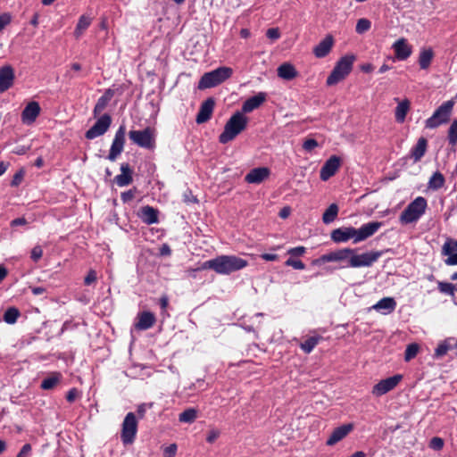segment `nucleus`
Returning a JSON list of instances; mask_svg holds the SVG:
<instances>
[{
  "instance_id": "1",
  "label": "nucleus",
  "mask_w": 457,
  "mask_h": 457,
  "mask_svg": "<svg viewBox=\"0 0 457 457\" xmlns=\"http://www.w3.org/2000/svg\"><path fill=\"white\" fill-rule=\"evenodd\" d=\"M247 265L248 262L246 260L237 255H219L216 258L204 262L199 270H212L218 274L228 275L243 270Z\"/></svg>"
},
{
  "instance_id": "2",
  "label": "nucleus",
  "mask_w": 457,
  "mask_h": 457,
  "mask_svg": "<svg viewBox=\"0 0 457 457\" xmlns=\"http://www.w3.org/2000/svg\"><path fill=\"white\" fill-rule=\"evenodd\" d=\"M248 119L241 112H236L227 121L223 132L219 136L221 144L232 141L246 129Z\"/></svg>"
},
{
  "instance_id": "3",
  "label": "nucleus",
  "mask_w": 457,
  "mask_h": 457,
  "mask_svg": "<svg viewBox=\"0 0 457 457\" xmlns=\"http://www.w3.org/2000/svg\"><path fill=\"white\" fill-rule=\"evenodd\" d=\"M233 74L230 67L221 66L209 72H205L198 82L199 89L212 88L219 86Z\"/></svg>"
},
{
  "instance_id": "4",
  "label": "nucleus",
  "mask_w": 457,
  "mask_h": 457,
  "mask_svg": "<svg viewBox=\"0 0 457 457\" xmlns=\"http://www.w3.org/2000/svg\"><path fill=\"white\" fill-rule=\"evenodd\" d=\"M428 202L425 197L418 196L402 212L399 220L402 224L417 222L425 213Z\"/></svg>"
},
{
  "instance_id": "5",
  "label": "nucleus",
  "mask_w": 457,
  "mask_h": 457,
  "mask_svg": "<svg viewBox=\"0 0 457 457\" xmlns=\"http://www.w3.org/2000/svg\"><path fill=\"white\" fill-rule=\"evenodd\" d=\"M354 60L355 56L353 54H346L341 57L327 78V85L334 86L345 79L352 71Z\"/></svg>"
},
{
  "instance_id": "6",
  "label": "nucleus",
  "mask_w": 457,
  "mask_h": 457,
  "mask_svg": "<svg viewBox=\"0 0 457 457\" xmlns=\"http://www.w3.org/2000/svg\"><path fill=\"white\" fill-rule=\"evenodd\" d=\"M454 104L455 102L453 99L444 102L436 109L432 116L426 120L425 127L427 129H436L440 125L447 123L450 120Z\"/></svg>"
},
{
  "instance_id": "7",
  "label": "nucleus",
  "mask_w": 457,
  "mask_h": 457,
  "mask_svg": "<svg viewBox=\"0 0 457 457\" xmlns=\"http://www.w3.org/2000/svg\"><path fill=\"white\" fill-rule=\"evenodd\" d=\"M382 251H371L361 254L353 253L349 258V262L342 266V268L370 267L382 256Z\"/></svg>"
},
{
  "instance_id": "8",
  "label": "nucleus",
  "mask_w": 457,
  "mask_h": 457,
  "mask_svg": "<svg viewBox=\"0 0 457 457\" xmlns=\"http://www.w3.org/2000/svg\"><path fill=\"white\" fill-rule=\"evenodd\" d=\"M129 137L134 144L142 148L152 150L155 147L154 131L149 127L142 130H130Z\"/></svg>"
},
{
  "instance_id": "9",
  "label": "nucleus",
  "mask_w": 457,
  "mask_h": 457,
  "mask_svg": "<svg viewBox=\"0 0 457 457\" xmlns=\"http://www.w3.org/2000/svg\"><path fill=\"white\" fill-rule=\"evenodd\" d=\"M137 432V420L135 413L129 412L122 422L120 439L123 445H131Z\"/></svg>"
},
{
  "instance_id": "10",
  "label": "nucleus",
  "mask_w": 457,
  "mask_h": 457,
  "mask_svg": "<svg viewBox=\"0 0 457 457\" xmlns=\"http://www.w3.org/2000/svg\"><path fill=\"white\" fill-rule=\"evenodd\" d=\"M356 249L352 248H344L337 251L330 252L328 253L323 254L318 259H316L313 263L316 265H321L326 262H349V258L352 253H355Z\"/></svg>"
},
{
  "instance_id": "11",
  "label": "nucleus",
  "mask_w": 457,
  "mask_h": 457,
  "mask_svg": "<svg viewBox=\"0 0 457 457\" xmlns=\"http://www.w3.org/2000/svg\"><path fill=\"white\" fill-rule=\"evenodd\" d=\"M111 123V116L108 113L103 114L100 118L97 119L96 123L88 130L86 131L85 137L87 139L92 140L104 135L110 128Z\"/></svg>"
},
{
  "instance_id": "12",
  "label": "nucleus",
  "mask_w": 457,
  "mask_h": 457,
  "mask_svg": "<svg viewBox=\"0 0 457 457\" xmlns=\"http://www.w3.org/2000/svg\"><path fill=\"white\" fill-rule=\"evenodd\" d=\"M403 379L401 374H395L392 377L380 380L372 387V395L378 397L393 390Z\"/></svg>"
},
{
  "instance_id": "13",
  "label": "nucleus",
  "mask_w": 457,
  "mask_h": 457,
  "mask_svg": "<svg viewBox=\"0 0 457 457\" xmlns=\"http://www.w3.org/2000/svg\"><path fill=\"white\" fill-rule=\"evenodd\" d=\"M126 128L124 125H120L117 129L113 141L112 143L109 154L107 159L111 162H114L117 157L121 154L125 144Z\"/></svg>"
},
{
  "instance_id": "14",
  "label": "nucleus",
  "mask_w": 457,
  "mask_h": 457,
  "mask_svg": "<svg viewBox=\"0 0 457 457\" xmlns=\"http://www.w3.org/2000/svg\"><path fill=\"white\" fill-rule=\"evenodd\" d=\"M341 160L337 155L330 156L323 164L320 171V178L322 181L328 180L333 177L340 167Z\"/></svg>"
},
{
  "instance_id": "15",
  "label": "nucleus",
  "mask_w": 457,
  "mask_h": 457,
  "mask_svg": "<svg viewBox=\"0 0 457 457\" xmlns=\"http://www.w3.org/2000/svg\"><path fill=\"white\" fill-rule=\"evenodd\" d=\"M382 225L383 223L380 221H371L361 225L359 228H356L354 244L364 241L373 236L382 227Z\"/></svg>"
},
{
  "instance_id": "16",
  "label": "nucleus",
  "mask_w": 457,
  "mask_h": 457,
  "mask_svg": "<svg viewBox=\"0 0 457 457\" xmlns=\"http://www.w3.org/2000/svg\"><path fill=\"white\" fill-rule=\"evenodd\" d=\"M330 237L335 243H345L350 239L354 241L356 237V228L353 227H340L331 232Z\"/></svg>"
},
{
  "instance_id": "17",
  "label": "nucleus",
  "mask_w": 457,
  "mask_h": 457,
  "mask_svg": "<svg viewBox=\"0 0 457 457\" xmlns=\"http://www.w3.org/2000/svg\"><path fill=\"white\" fill-rule=\"evenodd\" d=\"M270 175V170L267 167L252 169L245 177V181L249 184H261Z\"/></svg>"
},
{
  "instance_id": "18",
  "label": "nucleus",
  "mask_w": 457,
  "mask_h": 457,
  "mask_svg": "<svg viewBox=\"0 0 457 457\" xmlns=\"http://www.w3.org/2000/svg\"><path fill=\"white\" fill-rule=\"evenodd\" d=\"M41 111L40 105L37 102H29L21 112V121L23 124H32L39 115Z\"/></svg>"
},
{
  "instance_id": "19",
  "label": "nucleus",
  "mask_w": 457,
  "mask_h": 457,
  "mask_svg": "<svg viewBox=\"0 0 457 457\" xmlns=\"http://www.w3.org/2000/svg\"><path fill=\"white\" fill-rule=\"evenodd\" d=\"M395 58L399 61H404L409 58L412 53L411 46L408 44L407 39L401 37L397 39L392 46Z\"/></svg>"
},
{
  "instance_id": "20",
  "label": "nucleus",
  "mask_w": 457,
  "mask_h": 457,
  "mask_svg": "<svg viewBox=\"0 0 457 457\" xmlns=\"http://www.w3.org/2000/svg\"><path fill=\"white\" fill-rule=\"evenodd\" d=\"M214 105L215 101L212 97H209L202 103L199 112L195 118V121L197 124L204 123L211 119L214 109Z\"/></svg>"
},
{
  "instance_id": "21",
  "label": "nucleus",
  "mask_w": 457,
  "mask_h": 457,
  "mask_svg": "<svg viewBox=\"0 0 457 457\" xmlns=\"http://www.w3.org/2000/svg\"><path fill=\"white\" fill-rule=\"evenodd\" d=\"M14 79V71L12 66L5 65L0 68V94L13 85Z\"/></svg>"
},
{
  "instance_id": "22",
  "label": "nucleus",
  "mask_w": 457,
  "mask_h": 457,
  "mask_svg": "<svg viewBox=\"0 0 457 457\" xmlns=\"http://www.w3.org/2000/svg\"><path fill=\"white\" fill-rule=\"evenodd\" d=\"M353 429V425L352 423L343 424L336 428L328 438L326 445L328 446L336 445L344 439Z\"/></svg>"
},
{
  "instance_id": "23",
  "label": "nucleus",
  "mask_w": 457,
  "mask_h": 457,
  "mask_svg": "<svg viewBox=\"0 0 457 457\" xmlns=\"http://www.w3.org/2000/svg\"><path fill=\"white\" fill-rule=\"evenodd\" d=\"M266 98L267 94L265 92H259L253 96L249 97L244 102L241 112L244 114L253 112L259 108L266 101Z\"/></svg>"
},
{
  "instance_id": "24",
  "label": "nucleus",
  "mask_w": 457,
  "mask_h": 457,
  "mask_svg": "<svg viewBox=\"0 0 457 457\" xmlns=\"http://www.w3.org/2000/svg\"><path fill=\"white\" fill-rule=\"evenodd\" d=\"M159 211L150 205H145L140 208L138 212V217L141 220L147 224H156L159 222Z\"/></svg>"
},
{
  "instance_id": "25",
  "label": "nucleus",
  "mask_w": 457,
  "mask_h": 457,
  "mask_svg": "<svg viewBox=\"0 0 457 457\" xmlns=\"http://www.w3.org/2000/svg\"><path fill=\"white\" fill-rule=\"evenodd\" d=\"M334 45L332 35H327L314 48L313 54L317 58L326 57L331 51Z\"/></svg>"
},
{
  "instance_id": "26",
  "label": "nucleus",
  "mask_w": 457,
  "mask_h": 457,
  "mask_svg": "<svg viewBox=\"0 0 457 457\" xmlns=\"http://www.w3.org/2000/svg\"><path fill=\"white\" fill-rule=\"evenodd\" d=\"M155 320L156 319L153 312L148 311L139 312L137 321L135 323V328L138 330L149 329L154 325Z\"/></svg>"
},
{
  "instance_id": "27",
  "label": "nucleus",
  "mask_w": 457,
  "mask_h": 457,
  "mask_svg": "<svg viewBox=\"0 0 457 457\" xmlns=\"http://www.w3.org/2000/svg\"><path fill=\"white\" fill-rule=\"evenodd\" d=\"M396 301L393 297H384L372 306L374 310L384 315L392 313L396 308Z\"/></svg>"
},
{
  "instance_id": "28",
  "label": "nucleus",
  "mask_w": 457,
  "mask_h": 457,
  "mask_svg": "<svg viewBox=\"0 0 457 457\" xmlns=\"http://www.w3.org/2000/svg\"><path fill=\"white\" fill-rule=\"evenodd\" d=\"M121 173L115 176L114 181L119 187H126L129 185L132 180V170L129 163H121L120 165Z\"/></svg>"
},
{
  "instance_id": "29",
  "label": "nucleus",
  "mask_w": 457,
  "mask_h": 457,
  "mask_svg": "<svg viewBox=\"0 0 457 457\" xmlns=\"http://www.w3.org/2000/svg\"><path fill=\"white\" fill-rule=\"evenodd\" d=\"M115 91L112 88H108L104 91L103 96H101L95 107H94V116L96 117L98 114H100L108 105L112 98L114 96Z\"/></svg>"
},
{
  "instance_id": "30",
  "label": "nucleus",
  "mask_w": 457,
  "mask_h": 457,
  "mask_svg": "<svg viewBox=\"0 0 457 457\" xmlns=\"http://www.w3.org/2000/svg\"><path fill=\"white\" fill-rule=\"evenodd\" d=\"M428 141L425 137H420L417 144L411 149L410 156L414 162H419L426 154Z\"/></svg>"
},
{
  "instance_id": "31",
  "label": "nucleus",
  "mask_w": 457,
  "mask_h": 457,
  "mask_svg": "<svg viewBox=\"0 0 457 457\" xmlns=\"http://www.w3.org/2000/svg\"><path fill=\"white\" fill-rule=\"evenodd\" d=\"M278 76L283 79L291 80L297 76V71L291 63L284 62L278 68Z\"/></svg>"
},
{
  "instance_id": "32",
  "label": "nucleus",
  "mask_w": 457,
  "mask_h": 457,
  "mask_svg": "<svg viewBox=\"0 0 457 457\" xmlns=\"http://www.w3.org/2000/svg\"><path fill=\"white\" fill-rule=\"evenodd\" d=\"M410 110V101L403 99L398 102L395 110V118L398 123H403L405 120L406 115Z\"/></svg>"
},
{
  "instance_id": "33",
  "label": "nucleus",
  "mask_w": 457,
  "mask_h": 457,
  "mask_svg": "<svg viewBox=\"0 0 457 457\" xmlns=\"http://www.w3.org/2000/svg\"><path fill=\"white\" fill-rule=\"evenodd\" d=\"M434 53L431 48L422 49L419 55V64L421 70H427L433 60Z\"/></svg>"
},
{
  "instance_id": "34",
  "label": "nucleus",
  "mask_w": 457,
  "mask_h": 457,
  "mask_svg": "<svg viewBox=\"0 0 457 457\" xmlns=\"http://www.w3.org/2000/svg\"><path fill=\"white\" fill-rule=\"evenodd\" d=\"M445 179L444 175L440 171H436L430 177L428 187L432 190H438L442 188L445 185Z\"/></svg>"
},
{
  "instance_id": "35",
  "label": "nucleus",
  "mask_w": 457,
  "mask_h": 457,
  "mask_svg": "<svg viewBox=\"0 0 457 457\" xmlns=\"http://www.w3.org/2000/svg\"><path fill=\"white\" fill-rule=\"evenodd\" d=\"M62 378V375L59 372H54L51 376L45 378L41 382V388L44 390L53 389Z\"/></svg>"
},
{
  "instance_id": "36",
  "label": "nucleus",
  "mask_w": 457,
  "mask_h": 457,
  "mask_svg": "<svg viewBox=\"0 0 457 457\" xmlns=\"http://www.w3.org/2000/svg\"><path fill=\"white\" fill-rule=\"evenodd\" d=\"M338 206L337 204H331L324 212L322 215V221L325 224L333 222L338 214Z\"/></svg>"
},
{
  "instance_id": "37",
  "label": "nucleus",
  "mask_w": 457,
  "mask_h": 457,
  "mask_svg": "<svg viewBox=\"0 0 457 457\" xmlns=\"http://www.w3.org/2000/svg\"><path fill=\"white\" fill-rule=\"evenodd\" d=\"M320 336L315 337H310L306 340H304L300 345V348L305 353H310L312 352V350L315 348V346L318 345L319 341L320 340Z\"/></svg>"
},
{
  "instance_id": "38",
  "label": "nucleus",
  "mask_w": 457,
  "mask_h": 457,
  "mask_svg": "<svg viewBox=\"0 0 457 457\" xmlns=\"http://www.w3.org/2000/svg\"><path fill=\"white\" fill-rule=\"evenodd\" d=\"M197 418V411L195 408H188L179 416V420L183 423H193Z\"/></svg>"
},
{
  "instance_id": "39",
  "label": "nucleus",
  "mask_w": 457,
  "mask_h": 457,
  "mask_svg": "<svg viewBox=\"0 0 457 457\" xmlns=\"http://www.w3.org/2000/svg\"><path fill=\"white\" fill-rule=\"evenodd\" d=\"M21 312L15 307H9L4 313L3 320L7 324H14L18 318L20 317Z\"/></svg>"
},
{
  "instance_id": "40",
  "label": "nucleus",
  "mask_w": 457,
  "mask_h": 457,
  "mask_svg": "<svg viewBox=\"0 0 457 457\" xmlns=\"http://www.w3.org/2000/svg\"><path fill=\"white\" fill-rule=\"evenodd\" d=\"M457 253V240L448 237L442 247L443 255H450Z\"/></svg>"
},
{
  "instance_id": "41",
  "label": "nucleus",
  "mask_w": 457,
  "mask_h": 457,
  "mask_svg": "<svg viewBox=\"0 0 457 457\" xmlns=\"http://www.w3.org/2000/svg\"><path fill=\"white\" fill-rule=\"evenodd\" d=\"M448 143L454 147L457 145V120H453L448 129Z\"/></svg>"
},
{
  "instance_id": "42",
  "label": "nucleus",
  "mask_w": 457,
  "mask_h": 457,
  "mask_svg": "<svg viewBox=\"0 0 457 457\" xmlns=\"http://www.w3.org/2000/svg\"><path fill=\"white\" fill-rule=\"evenodd\" d=\"M438 290L450 296H454L455 295V285L450 283V282H442L439 281L437 283Z\"/></svg>"
},
{
  "instance_id": "43",
  "label": "nucleus",
  "mask_w": 457,
  "mask_h": 457,
  "mask_svg": "<svg viewBox=\"0 0 457 457\" xmlns=\"http://www.w3.org/2000/svg\"><path fill=\"white\" fill-rule=\"evenodd\" d=\"M419 348V345L416 343L408 345L404 352V360L409 361L413 359L417 355Z\"/></svg>"
},
{
  "instance_id": "44",
  "label": "nucleus",
  "mask_w": 457,
  "mask_h": 457,
  "mask_svg": "<svg viewBox=\"0 0 457 457\" xmlns=\"http://www.w3.org/2000/svg\"><path fill=\"white\" fill-rule=\"evenodd\" d=\"M371 22L365 18L358 20L355 27V30L358 34H362L370 29Z\"/></svg>"
},
{
  "instance_id": "45",
  "label": "nucleus",
  "mask_w": 457,
  "mask_h": 457,
  "mask_svg": "<svg viewBox=\"0 0 457 457\" xmlns=\"http://www.w3.org/2000/svg\"><path fill=\"white\" fill-rule=\"evenodd\" d=\"M25 171L23 169L19 170L12 177L11 187H16L21 185L24 179Z\"/></svg>"
},
{
  "instance_id": "46",
  "label": "nucleus",
  "mask_w": 457,
  "mask_h": 457,
  "mask_svg": "<svg viewBox=\"0 0 457 457\" xmlns=\"http://www.w3.org/2000/svg\"><path fill=\"white\" fill-rule=\"evenodd\" d=\"M91 24V19L86 15H82L79 17V21L77 23L79 30H86Z\"/></svg>"
},
{
  "instance_id": "47",
  "label": "nucleus",
  "mask_w": 457,
  "mask_h": 457,
  "mask_svg": "<svg viewBox=\"0 0 457 457\" xmlns=\"http://www.w3.org/2000/svg\"><path fill=\"white\" fill-rule=\"evenodd\" d=\"M285 264L287 266H290L292 268H294L295 270H304L305 269V264L300 261V260H295L293 258H288Z\"/></svg>"
},
{
  "instance_id": "48",
  "label": "nucleus",
  "mask_w": 457,
  "mask_h": 457,
  "mask_svg": "<svg viewBox=\"0 0 457 457\" xmlns=\"http://www.w3.org/2000/svg\"><path fill=\"white\" fill-rule=\"evenodd\" d=\"M319 145L318 142L314 138H307L303 144V148L306 152H312Z\"/></svg>"
},
{
  "instance_id": "49",
  "label": "nucleus",
  "mask_w": 457,
  "mask_h": 457,
  "mask_svg": "<svg viewBox=\"0 0 457 457\" xmlns=\"http://www.w3.org/2000/svg\"><path fill=\"white\" fill-rule=\"evenodd\" d=\"M43 255V249L40 245H36L30 252V258L33 262H37Z\"/></svg>"
},
{
  "instance_id": "50",
  "label": "nucleus",
  "mask_w": 457,
  "mask_h": 457,
  "mask_svg": "<svg viewBox=\"0 0 457 457\" xmlns=\"http://www.w3.org/2000/svg\"><path fill=\"white\" fill-rule=\"evenodd\" d=\"M429 447L435 451H439L444 447V440L435 436L429 442Z\"/></svg>"
},
{
  "instance_id": "51",
  "label": "nucleus",
  "mask_w": 457,
  "mask_h": 457,
  "mask_svg": "<svg viewBox=\"0 0 457 457\" xmlns=\"http://www.w3.org/2000/svg\"><path fill=\"white\" fill-rule=\"evenodd\" d=\"M449 350V346L445 343L439 344L435 349V357L440 358L445 356Z\"/></svg>"
},
{
  "instance_id": "52",
  "label": "nucleus",
  "mask_w": 457,
  "mask_h": 457,
  "mask_svg": "<svg viewBox=\"0 0 457 457\" xmlns=\"http://www.w3.org/2000/svg\"><path fill=\"white\" fill-rule=\"evenodd\" d=\"M12 16L8 12H4L0 15V31H2L5 26L10 24Z\"/></svg>"
},
{
  "instance_id": "53",
  "label": "nucleus",
  "mask_w": 457,
  "mask_h": 457,
  "mask_svg": "<svg viewBox=\"0 0 457 457\" xmlns=\"http://www.w3.org/2000/svg\"><path fill=\"white\" fill-rule=\"evenodd\" d=\"M97 278L96 272L94 270H90L87 275L84 278V284L86 286H90L92 283L96 282Z\"/></svg>"
},
{
  "instance_id": "54",
  "label": "nucleus",
  "mask_w": 457,
  "mask_h": 457,
  "mask_svg": "<svg viewBox=\"0 0 457 457\" xmlns=\"http://www.w3.org/2000/svg\"><path fill=\"white\" fill-rule=\"evenodd\" d=\"M266 36L271 40H277L280 37V31L278 28H270L267 30Z\"/></svg>"
},
{
  "instance_id": "55",
  "label": "nucleus",
  "mask_w": 457,
  "mask_h": 457,
  "mask_svg": "<svg viewBox=\"0 0 457 457\" xmlns=\"http://www.w3.org/2000/svg\"><path fill=\"white\" fill-rule=\"evenodd\" d=\"M306 248L304 246H296L288 249L287 253L291 256H301L305 253Z\"/></svg>"
},
{
  "instance_id": "56",
  "label": "nucleus",
  "mask_w": 457,
  "mask_h": 457,
  "mask_svg": "<svg viewBox=\"0 0 457 457\" xmlns=\"http://www.w3.org/2000/svg\"><path fill=\"white\" fill-rule=\"evenodd\" d=\"M136 188L129 189L128 191H125L121 193L120 198L123 203H128L131 201L135 196Z\"/></svg>"
},
{
  "instance_id": "57",
  "label": "nucleus",
  "mask_w": 457,
  "mask_h": 457,
  "mask_svg": "<svg viewBox=\"0 0 457 457\" xmlns=\"http://www.w3.org/2000/svg\"><path fill=\"white\" fill-rule=\"evenodd\" d=\"M79 390L76 388V387H72L71 388L68 392H67V395H66V400L69 402V403H73L77 397L79 396Z\"/></svg>"
},
{
  "instance_id": "58",
  "label": "nucleus",
  "mask_w": 457,
  "mask_h": 457,
  "mask_svg": "<svg viewBox=\"0 0 457 457\" xmlns=\"http://www.w3.org/2000/svg\"><path fill=\"white\" fill-rule=\"evenodd\" d=\"M220 436V431L217 429H212L208 432L206 436V441L209 444H212L216 441V439Z\"/></svg>"
},
{
  "instance_id": "59",
  "label": "nucleus",
  "mask_w": 457,
  "mask_h": 457,
  "mask_svg": "<svg viewBox=\"0 0 457 457\" xmlns=\"http://www.w3.org/2000/svg\"><path fill=\"white\" fill-rule=\"evenodd\" d=\"M447 258L445 260V263L449 266L457 265V253L446 255Z\"/></svg>"
},
{
  "instance_id": "60",
  "label": "nucleus",
  "mask_w": 457,
  "mask_h": 457,
  "mask_svg": "<svg viewBox=\"0 0 457 457\" xmlns=\"http://www.w3.org/2000/svg\"><path fill=\"white\" fill-rule=\"evenodd\" d=\"M159 305L162 309V312H164L166 310V308L168 307V304H169V297L167 295H162L159 301Z\"/></svg>"
},
{
  "instance_id": "61",
  "label": "nucleus",
  "mask_w": 457,
  "mask_h": 457,
  "mask_svg": "<svg viewBox=\"0 0 457 457\" xmlns=\"http://www.w3.org/2000/svg\"><path fill=\"white\" fill-rule=\"evenodd\" d=\"M261 259L267 261V262H274L278 260V255L275 253H262L260 255Z\"/></svg>"
},
{
  "instance_id": "62",
  "label": "nucleus",
  "mask_w": 457,
  "mask_h": 457,
  "mask_svg": "<svg viewBox=\"0 0 457 457\" xmlns=\"http://www.w3.org/2000/svg\"><path fill=\"white\" fill-rule=\"evenodd\" d=\"M171 253V250L167 244H163L160 248V254L162 256H169Z\"/></svg>"
},
{
  "instance_id": "63",
  "label": "nucleus",
  "mask_w": 457,
  "mask_h": 457,
  "mask_svg": "<svg viewBox=\"0 0 457 457\" xmlns=\"http://www.w3.org/2000/svg\"><path fill=\"white\" fill-rule=\"evenodd\" d=\"M26 223H27V220L24 218H17L11 221V226L12 227L21 226V225H25Z\"/></svg>"
},
{
  "instance_id": "64",
  "label": "nucleus",
  "mask_w": 457,
  "mask_h": 457,
  "mask_svg": "<svg viewBox=\"0 0 457 457\" xmlns=\"http://www.w3.org/2000/svg\"><path fill=\"white\" fill-rule=\"evenodd\" d=\"M146 406H147V404H145V403H142V404L138 405L137 412L140 418H143L145 416V413L146 411Z\"/></svg>"
}]
</instances>
